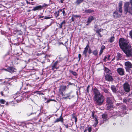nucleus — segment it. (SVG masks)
I'll return each mask as SVG.
<instances>
[{"mask_svg": "<svg viewBox=\"0 0 132 132\" xmlns=\"http://www.w3.org/2000/svg\"><path fill=\"white\" fill-rule=\"evenodd\" d=\"M105 74H108L112 73L111 71L108 68L105 67L104 68Z\"/></svg>", "mask_w": 132, "mask_h": 132, "instance_id": "nucleus-25", "label": "nucleus"}, {"mask_svg": "<svg viewBox=\"0 0 132 132\" xmlns=\"http://www.w3.org/2000/svg\"><path fill=\"white\" fill-rule=\"evenodd\" d=\"M65 23L66 22L65 20H63L60 24L58 23V24L59 25V26H58V29H61L63 25H64L65 24Z\"/></svg>", "mask_w": 132, "mask_h": 132, "instance_id": "nucleus-29", "label": "nucleus"}, {"mask_svg": "<svg viewBox=\"0 0 132 132\" xmlns=\"http://www.w3.org/2000/svg\"><path fill=\"white\" fill-rule=\"evenodd\" d=\"M73 16H74V17H75L76 18H80L81 16L80 15H73Z\"/></svg>", "mask_w": 132, "mask_h": 132, "instance_id": "nucleus-52", "label": "nucleus"}, {"mask_svg": "<svg viewBox=\"0 0 132 132\" xmlns=\"http://www.w3.org/2000/svg\"><path fill=\"white\" fill-rule=\"evenodd\" d=\"M54 101V102H56V100L54 99H49L48 100H47L46 101V103H49L50 101Z\"/></svg>", "mask_w": 132, "mask_h": 132, "instance_id": "nucleus-44", "label": "nucleus"}, {"mask_svg": "<svg viewBox=\"0 0 132 132\" xmlns=\"http://www.w3.org/2000/svg\"><path fill=\"white\" fill-rule=\"evenodd\" d=\"M90 86V85H89L87 87L86 90L87 91V92L88 93H89V88Z\"/></svg>", "mask_w": 132, "mask_h": 132, "instance_id": "nucleus-49", "label": "nucleus"}, {"mask_svg": "<svg viewBox=\"0 0 132 132\" xmlns=\"http://www.w3.org/2000/svg\"><path fill=\"white\" fill-rule=\"evenodd\" d=\"M97 117L96 116V118H95V123L94 124L95 127H96L98 123V120L97 119Z\"/></svg>", "mask_w": 132, "mask_h": 132, "instance_id": "nucleus-37", "label": "nucleus"}, {"mask_svg": "<svg viewBox=\"0 0 132 132\" xmlns=\"http://www.w3.org/2000/svg\"><path fill=\"white\" fill-rule=\"evenodd\" d=\"M74 16L72 15V17L71 18V20L72 21V22H74L75 21V19L74 18Z\"/></svg>", "mask_w": 132, "mask_h": 132, "instance_id": "nucleus-54", "label": "nucleus"}, {"mask_svg": "<svg viewBox=\"0 0 132 132\" xmlns=\"http://www.w3.org/2000/svg\"><path fill=\"white\" fill-rule=\"evenodd\" d=\"M117 71L119 75L120 76H123L125 75V72L124 69L122 68H118Z\"/></svg>", "mask_w": 132, "mask_h": 132, "instance_id": "nucleus-15", "label": "nucleus"}, {"mask_svg": "<svg viewBox=\"0 0 132 132\" xmlns=\"http://www.w3.org/2000/svg\"><path fill=\"white\" fill-rule=\"evenodd\" d=\"M95 104L100 106L103 103L104 101V96L102 95L94 97Z\"/></svg>", "mask_w": 132, "mask_h": 132, "instance_id": "nucleus-2", "label": "nucleus"}, {"mask_svg": "<svg viewBox=\"0 0 132 132\" xmlns=\"http://www.w3.org/2000/svg\"><path fill=\"white\" fill-rule=\"evenodd\" d=\"M72 119H75V123H76V122H77V116H75V117H73Z\"/></svg>", "mask_w": 132, "mask_h": 132, "instance_id": "nucleus-48", "label": "nucleus"}, {"mask_svg": "<svg viewBox=\"0 0 132 132\" xmlns=\"http://www.w3.org/2000/svg\"><path fill=\"white\" fill-rule=\"evenodd\" d=\"M17 25L19 27V31L21 32H25L26 29V27L24 24L22 25L21 23H18Z\"/></svg>", "mask_w": 132, "mask_h": 132, "instance_id": "nucleus-10", "label": "nucleus"}, {"mask_svg": "<svg viewBox=\"0 0 132 132\" xmlns=\"http://www.w3.org/2000/svg\"><path fill=\"white\" fill-rule=\"evenodd\" d=\"M62 113L59 118H57L54 121V122L55 123H56L59 122H63V121L64 119L63 117H62Z\"/></svg>", "mask_w": 132, "mask_h": 132, "instance_id": "nucleus-16", "label": "nucleus"}, {"mask_svg": "<svg viewBox=\"0 0 132 132\" xmlns=\"http://www.w3.org/2000/svg\"><path fill=\"white\" fill-rule=\"evenodd\" d=\"M84 1V0H76L75 3L77 5H79L80 4L83 2Z\"/></svg>", "mask_w": 132, "mask_h": 132, "instance_id": "nucleus-36", "label": "nucleus"}, {"mask_svg": "<svg viewBox=\"0 0 132 132\" xmlns=\"http://www.w3.org/2000/svg\"><path fill=\"white\" fill-rule=\"evenodd\" d=\"M104 77L105 79L108 81L112 82L114 80V79L112 76V73L105 74Z\"/></svg>", "mask_w": 132, "mask_h": 132, "instance_id": "nucleus-9", "label": "nucleus"}, {"mask_svg": "<svg viewBox=\"0 0 132 132\" xmlns=\"http://www.w3.org/2000/svg\"><path fill=\"white\" fill-rule=\"evenodd\" d=\"M122 54L118 52L117 54V55L116 57V59L117 60H121V59Z\"/></svg>", "mask_w": 132, "mask_h": 132, "instance_id": "nucleus-27", "label": "nucleus"}, {"mask_svg": "<svg viewBox=\"0 0 132 132\" xmlns=\"http://www.w3.org/2000/svg\"><path fill=\"white\" fill-rule=\"evenodd\" d=\"M95 112L94 111H93L92 113V117L93 118H95V119L96 118V116H95L94 115Z\"/></svg>", "mask_w": 132, "mask_h": 132, "instance_id": "nucleus-43", "label": "nucleus"}, {"mask_svg": "<svg viewBox=\"0 0 132 132\" xmlns=\"http://www.w3.org/2000/svg\"><path fill=\"white\" fill-rule=\"evenodd\" d=\"M69 72L70 73H71L72 75L75 76H78V74L76 72L70 70Z\"/></svg>", "mask_w": 132, "mask_h": 132, "instance_id": "nucleus-34", "label": "nucleus"}, {"mask_svg": "<svg viewBox=\"0 0 132 132\" xmlns=\"http://www.w3.org/2000/svg\"><path fill=\"white\" fill-rule=\"evenodd\" d=\"M94 12V10L90 9L86 10H85V12L86 13H92Z\"/></svg>", "mask_w": 132, "mask_h": 132, "instance_id": "nucleus-33", "label": "nucleus"}, {"mask_svg": "<svg viewBox=\"0 0 132 132\" xmlns=\"http://www.w3.org/2000/svg\"><path fill=\"white\" fill-rule=\"evenodd\" d=\"M107 56H105L104 57L103 60L104 62H106V59L107 58Z\"/></svg>", "mask_w": 132, "mask_h": 132, "instance_id": "nucleus-51", "label": "nucleus"}, {"mask_svg": "<svg viewBox=\"0 0 132 132\" xmlns=\"http://www.w3.org/2000/svg\"><path fill=\"white\" fill-rule=\"evenodd\" d=\"M123 102H124L126 103L127 102V100L126 99H125L123 100Z\"/></svg>", "mask_w": 132, "mask_h": 132, "instance_id": "nucleus-61", "label": "nucleus"}, {"mask_svg": "<svg viewBox=\"0 0 132 132\" xmlns=\"http://www.w3.org/2000/svg\"><path fill=\"white\" fill-rule=\"evenodd\" d=\"M129 2H126L124 4V11L126 14H127L128 12L132 15V8H129Z\"/></svg>", "mask_w": 132, "mask_h": 132, "instance_id": "nucleus-5", "label": "nucleus"}, {"mask_svg": "<svg viewBox=\"0 0 132 132\" xmlns=\"http://www.w3.org/2000/svg\"><path fill=\"white\" fill-rule=\"evenodd\" d=\"M120 93L122 95H123L124 94L125 92L123 91L122 92H121Z\"/></svg>", "mask_w": 132, "mask_h": 132, "instance_id": "nucleus-62", "label": "nucleus"}, {"mask_svg": "<svg viewBox=\"0 0 132 132\" xmlns=\"http://www.w3.org/2000/svg\"><path fill=\"white\" fill-rule=\"evenodd\" d=\"M92 53L95 56H97L98 55V51L96 49L94 50L93 51Z\"/></svg>", "mask_w": 132, "mask_h": 132, "instance_id": "nucleus-35", "label": "nucleus"}, {"mask_svg": "<svg viewBox=\"0 0 132 132\" xmlns=\"http://www.w3.org/2000/svg\"><path fill=\"white\" fill-rule=\"evenodd\" d=\"M6 102V101L3 99H0V103L2 104H4Z\"/></svg>", "mask_w": 132, "mask_h": 132, "instance_id": "nucleus-39", "label": "nucleus"}, {"mask_svg": "<svg viewBox=\"0 0 132 132\" xmlns=\"http://www.w3.org/2000/svg\"><path fill=\"white\" fill-rule=\"evenodd\" d=\"M130 3L131 5V7H129V8H132V0H130Z\"/></svg>", "mask_w": 132, "mask_h": 132, "instance_id": "nucleus-59", "label": "nucleus"}, {"mask_svg": "<svg viewBox=\"0 0 132 132\" xmlns=\"http://www.w3.org/2000/svg\"><path fill=\"white\" fill-rule=\"evenodd\" d=\"M44 16H40L38 18V19H40L42 18H43L44 17Z\"/></svg>", "mask_w": 132, "mask_h": 132, "instance_id": "nucleus-64", "label": "nucleus"}, {"mask_svg": "<svg viewBox=\"0 0 132 132\" xmlns=\"http://www.w3.org/2000/svg\"><path fill=\"white\" fill-rule=\"evenodd\" d=\"M78 57L79 58L78 61H79L81 57V55L80 54H78Z\"/></svg>", "mask_w": 132, "mask_h": 132, "instance_id": "nucleus-50", "label": "nucleus"}, {"mask_svg": "<svg viewBox=\"0 0 132 132\" xmlns=\"http://www.w3.org/2000/svg\"><path fill=\"white\" fill-rule=\"evenodd\" d=\"M105 47L104 45H102L101 46L100 50V52L99 54V56H100L102 54L103 52V50L105 49Z\"/></svg>", "mask_w": 132, "mask_h": 132, "instance_id": "nucleus-28", "label": "nucleus"}, {"mask_svg": "<svg viewBox=\"0 0 132 132\" xmlns=\"http://www.w3.org/2000/svg\"><path fill=\"white\" fill-rule=\"evenodd\" d=\"M60 11H59V9L58 11H55L53 15L54 16L55 18L57 19H59L60 18H58V17L60 15Z\"/></svg>", "mask_w": 132, "mask_h": 132, "instance_id": "nucleus-21", "label": "nucleus"}, {"mask_svg": "<svg viewBox=\"0 0 132 132\" xmlns=\"http://www.w3.org/2000/svg\"><path fill=\"white\" fill-rule=\"evenodd\" d=\"M93 92L94 94V97H95L102 95L100 93L99 91L96 88H95L93 89Z\"/></svg>", "mask_w": 132, "mask_h": 132, "instance_id": "nucleus-13", "label": "nucleus"}, {"mask_svg": "<svg viewBox=\"0 0 132 132\" xmlns=\"http://www.w3.org/2000/svg\"><path fill=\"white\" fill-rule=\"evenodd\" d=\"M122 1H120L119 2L118 4L119 8V12L122 13Z\"/></svg>", "mask_w": 132, "mask_h": 132, "instance_id": "nucleus-17", "label": "nucleus"}, {"mask_svg": "<svg viewBox=\"0 0 132 132\" xmlns=\"http://www.w3.org/2000/svg\"><path fill=\"white\" fill-rule=\"evenodd\" d=\"M42 9L41 5H39L36 7H33V9L32 10L33 11H35L37 10H41Z\"/></svg>", "mask_w": 132, "mask_h": 132, "instance_id": "nucleus-23", "label": "nucleus"}, {"mask_svg": "<svg viewBox=\"0 0 132 132\" xmlns=\"http://www.w3.org/2000/svg\"><path fill=\"white\" fill-rule=\"evenodd\" d=\"M64 125L65 126V127L66 128H68V124H67V125H65L64 124Z\"/></svg>", "mask_w": 132, "mask_h": 132, "instance_id": "nucleus-60", "label": "nucleus"}, {"mask_svg": "<svg viewBox=\"0 0 132 132\" xmlns=\"http://www.w3.org/2000/svg\"><path fill=\"white\" fill-rule=\"evenodd\" d=\"M95 19V18L93 16H91L89 17L87 21V25H88L92 21V20Z\"/></svg>", "mask_w": 132, "mask_h": 132, "instance_id": "nucleus-18", "label": "nucleus"}, {"mask_svg": "<svg viewBox=\"0 0 132 132\" xmlns=\"http://www.w3.org/2000/svg\"><path fill=\"white\" fill-rule=\"evenodd\" d=\"M102 117L103 119H106L107 118V115L104 114L102 115Z\"/></svg>", "mask_w": 132, "mask_h": 132, "instance_id": "nucleus-42", "label": "nucleus"}, {"mask_svg": "<svg viewBox=\"0 0 132 132\" xmlns=\"http://www.w3.org/2000/svg\"><path fill=\"white\" fill-rule=\"evenodd\" d=\"M96 33L98 35V36H99L100 37H102V36L101 35V34L100 32H96Z\"/></svg>", "mask_w": 132, "mask_h": 132, "instance_id": "nucleus-58", "label": "nucleus"}, {"mask_svg": "<svg viewBox=\"0 0 132 132\" xmlns=\"http://www.w3.org/2000/svg\"><path fill=\"white\" fill-rule=\"evenodd\" d=\"M60 62V61L57 60L53 63L52 64L51 69L53 70H54L55 69H59V66L58 65L59 63Z\"/></svg>", "mask_w": 132, "mask_h": 132, "instance_id": "nucleus-8", "label": "nucleus"}, {"mask_svg": "<svg viewBox=\"0 0 132 132\" xmlns=\"http://www.w3.org/2000/svg\"><path fill=\"white\" fill-rule=\"evenodd\" d=\"M106 104L113 103V101L110 97H108L106 98Z\"/></svg>", "mask_w": 132, "mask_h": 132, "instance_id": "nucleus-24", "label": "nucleus"}, {"mask_svg": "<svg viewBox=\"0 0 132 132\" xmlns=\"http://www.w3.org/2000/svg\"><path fill=\"white\" fill-rule=\"evenodd\" d=\"M92 51L91 50V49L90 48H89V49L88 51V53L89 54H90L92 53Z\"/></svg>", "mask_w": 132, "mask_h": 132, "instance_id": "nucleus-53", "label": "nucleus"}, {"mask_svg": "<svg viewBox=\"0 0 132 132\" xmlns=\"http://www.w3.org/2000/svg\"><path fill=\"white\" fill-rule=\"evenodd\" d=\"M115 37L114 36H112L109 39V42L110 43H112L114 40Z\"/></svg>", "mask_w": 132, "mask_h": 132, "instance_id": "nucleus-38", "label": "nucleus"}, {"mask_svg": "<svg viewBox=\"0 0 132 132\" xmlns=\"http://www.w3.org/2000/svg\"><path fill=\"white\" fill-rule=\"evenodd\" d=\"M121 15L119 14L116 10L115 11L113 14V15L114 18H119L121 16Z\"/></svg>", "mask_w": 132, "mask_h": 132, "instance_id": "nucleus-19", "label": "nucleus"}, {"mask_svg": "<svg viewBox=\"0 0 132 132\" xmlns=\"http://www.w3.org/2000/svg\"><path fill=\"white\" fill-rule=\"evenodd\" d=\"M51 16H45V17L44 19H50L51 18H53V17L52 16V15H51Z\"/></svg>", "mask_w": 132, "mask_h": 132, "instance_id": "nucleus-45", "label": "nucleus"}, {"mask_svg": "<svg viewBox=\"0 0 132 132\" xmlns=\"http://www.w3.org/2000/svg\"><path fill=\"white\" fill-rule=\"evenodd\" d=\"M1 94L2 96H4V95L3 94V92L2 91L1 92Z\"/></svg>", "mask_w": 132, "mask_h": 132, "instance_id": "nucleus-63", "label": "nucleus"}, {"mask_svg": "<svg viewBox=\"0 0 132 132\" xmlns=\"http://www.w3.org/2000/svg\"><path fill=\"white\" fill-rule=\"evenodd\" d=\"M122 51L126 54L127 57H132V48L130 45H129L127 47L123 49Z\"/></svg>", "mask_w": 132, "mask_h": 132, "instance_id": "nucleus-3", "label": "nucleus"}, {"mask_svg": "<svg viewBox=\"0 0 132 132\" xmlns=\"http://www.w3.org/2000/svg\"><path fill=\"white\" fill-rule=\"evenodd\" d=\"M103 90L104 92L105 93H109L108 90L106 88H104L103 89Z\"/></svg>", "mask_w": 132, "mask_h": 132, "instance_id": "nucleus-47", "label": "nucleus"}, {"mask_svg": "<svg viewBox=\"0 0 132 132\" xmlns=\"http://www.w3.org/2000/svg\"><path fill=\"white\" fill-rule=\"evenodd\" d=\"M103 29L100 28V29H97L96 30H95V31L96 32H100L103 31Z\"/></svg>", "mask_w": 132, "mask_h": 132, "instance_id": "nucleus-40", "label": "nucleus"}, {"mask_svg": "<svg viewBox=\"0 0 132 132\" xmlns=\"http://www.w3.org/2000/svg\"><path fill=\"white\" fill-rule=\"evenodd\" d=\"M107 60L108 61L110 60V55H108L107 56Z\"/></svg>", "mask_w": 132, "mask_h": 132, "instance_id": "nucleus-55", "label": "nucleus"}, {"mask_svg": "<svg viewBox=\"0 0 132 132\" xmlns=\"http://www.w3.org/2000/svg\"><path fill=\"white\" fill-rule=\"evenodd\" d=\"M22 95L23 94H22V92L21 91H19L16 93L15 95V98H16L18 96H22Z\"/></svg>", "mask_w": 132, "mask_h": 132, "instance_id": "nucleus-32", "label": "nucleus"}, {"mask_svg": "<svg viewBox=\"0 0 132 132\" xmlns=\"http://www.w3.org/2000/svg\"><path fill=\"white\" fill-rule=\"evenodd\" d=\"M111 89L112 92L116 94L117 92V88L114 85H111Z\"/></svg>", "mask_w": 132, "mask_h": 132, "instance_id": "nucleus-26", "label": "nucleus"}, {"mask_svg": "<svg viewBox=\"0 0 132 132\" xmlns=\"http://www.w3.org/2000/svg\"><path fill=\"white\" fill-rule=\"evenodd\" d=\"M119 44L120 48L122 50H123L130 45L129 44V43L128 40L125 39L124 38H120L119 39Z\"/></svg>", "mask_w": 132, "mask_h": 132, "instance_id": "nucleus-1", "label": "nucleus"}, {"mask_svg": "<svg viewBox=\"0 0 132 132\" xmlns=\"http://www.w3.org/2000/svg\"><path fill=\"white\" fill-rule=\"evenodd\" d=\"M125 69L127 72H130L132 68V64L129 61H127L125 62Z\"/></svg>", "mask_w": 132, "mask_h": 132, "instance_id": "nucleus-6", "label": "nucleus"}, {"mask_svg": "<svg viewBox=\"0 0 132 132\" xmlns=\"http://www.w3.org/2000/svg\"><path fill=\"white\" fill-rule=\"evenodd\" d=\"M129 35L132 39V30L130 31L129 32Z\"/></svg>", "mask_w": 132, "mask_h": 132, "instance_id": "nucleus-57", "label": "nucleus"}, {"mask_svg": "<svg viewBox=\"0 0 132 132\" xmlns=\"http://www.w3.org/2000/svg\"><path fill=\"white\" fill-rule=\"evenodd\" d=\"M36 114V112H28L27 113V115L28 116H29L31 115L32 114Z\"/></svg>", "mask_w": 132, "mask_h": 132, "instance_id": "nucleus-41", "label": "nucleus"}, {"mask_svg": "<svg viewBox=\"0 0 132 132\" xmlns=\"http://www.w3.org/2000/svg\"><path fill=\"white\" fill-rule=\"evenodd\" d=\"M17 70L14 67L12 66H8V71L11 74L16 72Z\"/></svg>", "mask_w": 132, "mask_h": 132, "instance_id": "nucleus-11", "label": "nucleus"}, {"mask_svg": "<svg viewBox=\"0 0 132 132\" xmlns=\"http://www.w3.org/2000/svg\"><path fill=\"white\" fill-rule=\"evenodd\" d=\"M87 130H88V132H91L92 131V127L90 126V127H86L85 129L84 132H86Z\"/></svg>", "mask_w": 132, "mask_h": 132, "instance_id": "nucleus-31", "label": "nucleus"}, {"mask_svg": "<svg viewBox=\"0 0 132 132\" xmlns=\"http://www.w3.org/2000/svg\"><path fill=\"white\" fill-rule=\"evenodd\" d=\"M89 47V45L88 43L87 44V45L86 47L84 48V50L83 52V54L84 55L85 57H86L87 56V53L88 51Z\"/></svg>", "mask_w": 132, "mask_h": 132, "instance_id": "nucleus-14", "label": "nucleus"}, {"mask_svg": "<svg viewBox=\"0 0 132 132\" xmlns=\"http://www.w3.org/2000/svg\"><path fill=\"white\" fill-rule=\"evenodd\" d=\"M2 70H5V71H8V67H7V69H5V68H3L1 69Z\"/></svg>", "mask_w": 132, "mask_h": 132, "instance_id": "nucleus-56", "label": "nucleus"}, {"mask_svg": "<svg viewBox=\"0 0 132 132\" xmlns=\"http://www.w3.org/2000/svg\"><path fill=\"white\" fill-rule=\"evenodd\" d=\"M65 8H63L62 9H59V11L60 12H62V13L63 14V16H65L67 15V13H66L64 10L65 9Z\"/></svg>", "mask_w": 132, "mask_h": 132, "instance_id": "nucleus-30", "label": "nucleus"}, {"mask_svg": "<svg viewBox=\"0 0 132 132\" xmlns=\"http://www.w3.org/2000/svg\"><path fill=\"white\" fill-rule=\"evenodd\" d=\"M49 5L48 4H47L46 3H44L43 4L42 6H41V7H42V9L43 7H46L47 6H48Z\"/></svg>", "mask_w": 132, "mask_h": 132, "instance_id": "nucleus-46", "label": "nucleus"}, {"mask_svg": "<svg viewBox=\"0 0 132 132\" xmlns=\"http://www.w3.org/2000/svg\"><path fill=\"white\" fill-rule=\"evenodd\" d=\"M106 105L108 110H113V103H112L111 104H106Z\"/></svg>", "mask_w": 132, "mask_h": 132, "instance_id": "nucleus-22", "label": "nucleus"}, {"mask_svg": "<svg viewBox=\"0 0 132 132\" xmlns=\"http://www.w3.org/2000/svg\"><path fill=\"white\" fill-rule=\"evenodd\" d=\"M126 107L125 105H122L119 107L120 112L122 113L126 114Z\"/></svg>", "mask_w": 132, "mask_h": 132, "instance_id": "nucleus-12", "label": "nucleus"}, {"mask_svg": "<svg viewBox=\"0 0 132 132\" xmlns=\"http://www.w3.org/2000/svg\"><path fill=\"white\" fill-rule=\"evenodd\" d=\"M67 87L66 86H64L63 85H61L60 87V88L59 89V93L61 94L63 96V97L64 99L67 98L69 97L70 96L68 95H67V96H65V95L63 94V92L66 89Z\"/></svg>", "mask_w": 132, "mask_h": 132, "instance_id": "nucleus-4", "label": "nucleus"}, {"mask_svg": "<svg viewBox=\"0 0 132 132\" xmlns=\"http://www.w3.org/2000/svg\"><path fill=\"white\" fill-rule=\"evenodd\" d=\"M123 89L125 92L128 93L130 90V87L129 84L127 82H125L123 85Z\"/></svg>", "mask_w": 132, "mask_h": 132, "instance_id": "nucleus-7", "label": "nucleus"}, {"mask_svg": "<svg viewBox=\"0 0 132 132\" xmlns=\"http://www.w3.org/2000/svg\"><path fill=\"white\" fill-rule=\"evenodd\" d=\"M23 98V95L20 96H18V97H16V98H15V99L17 103H19L21 101H22Z\"/></svg>", "mask_w": 132, "mask_h": 132, "instance_id": "nucleus-20", "label": "nucleus"}]
</instances>
